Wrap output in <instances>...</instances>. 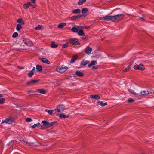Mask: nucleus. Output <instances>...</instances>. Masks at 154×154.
<instances>
[{
  "mask_svg": "<svg viewBox=\"0 0 154 154\" xmlns=\"http://www.w3.org/2000/svg\"><path fill=\"white\" fill-rule=\"evenodd\" d=\"M124 17V16L123 14L116 15L112 16V21L113 22L119 21L123 19Z\"/></svg>",
  "mask_w": 154,
  "mask_h": 154,
  "instance_id": "obj_1",
  "label": "nucleus"
},
{
  "mask_svg": "<svg viewBox=\"0 0 154 154\" xmlns=\"http://www.w3.org/2000/svg\"><path fill=\"white\" fill-rule=\"evenodd\" d=\"M65 107L64 105L62 104L59 105L54 110L55 111L56 114L57 113V112H63L65 109Z\"/></svg>",
  "mask_w": 154,
  "mask_h": 154,
  "instance_id": "obj_2",
  "label": "nucleus"
},
{
  "mask_svg": "<svg viewBox=\"0 0 154 154\" xmlns=\"http://www.w3.org/2000/svg\"><path fill=\"white\" fill-rule=\"evenodd\" d=\"M134 68L135 70H139L142 71L144 70L145 68L143 65L140 64L139 65H135L134 67Z\"/></svg>",
  "mask_w": 154,
  "mask_h": 154,
  "instance_id": "obj_3",
  "label": "nucleus"
},
{
  "mask_svg": "<svg viewBox=\"0 0 154 154\" xmlns=\"http://www.w3.org/2000/svg\"><path fill=\"white\" fill-rule=\"evenodd\" d=\"M14 119L11 118H7L4 120H2V122L3 123L11 124L14 121Z\"/></svg>",
  "mask_w": 154,
  "mask_h": 154,
  "instance_id": "obj_4",
  "label": "nucleus"
},
{
  "mask_svg": "<svg viewBox=\"0 0 154 154\" xmlns=\"http://www.w3.org/2000/svg\"><path fill=\"white\" fill-rule=\"evenodd\" d=\"M83 15L79 14L77 15L71 17V20H77L79 19L80 18L82 17L83 16Z\"/></svg>",
  "mask_w": 154,
  "mask_h": 154,
  "instance_id": "obj_5",
  "label": "nucleus"
},
{
  "mask_svg": "<svg viewBox=\"0 0 154 154\" xmlns=\"http://www.w3.org/2000/svg\"><path fill=\"white\" fill-rule=\"evenodd\" d=\"M69 41L70 43L74 45H76V43L78 42V39L76 38L70 39Z\"/></svg>",
  "mask_w": 154,
  "mask_h": 154,
  "instance_id": "obj_6",
  "label": "nucleus"
},
{
  "mask_svg": "<svg viewBox=\"0 0 154 154\" xmlns=\"http://www.w3.org/2000/svg\"><path fill=\"white\" fill-rule=\"evenodd\" d=\"M68 69V67L66 66L64 67H62L59 68L58 71L61 73H63L66 71Z\"/></svg>",
  "mask_w": 154,
  "mask_h": 154,
  "instance_id": "obj_7",
  "label": "nucleus"
},
{
  "mask_svg": "<svg viewBox=\"0 0 154 154\" xmlns=\"http://www.w3.org/2000/svg\"><path fill=\"white\" fill-rule=\"evenodd\" d=\"M39 80H32L30 81H28L27 82V84L28 85H32V84H34L36 83Z\"/></svg>",
  "mask_w": 154,
  "mask_h": 154,
  "instance_id": "obj_8",
  "label": "nucleus"
},
{
  "mask_svg": "<svg viewBox=\"0 0 154 154\" xmlns=\"http://www.w3.org/2000/svg\"><path fill=\"white\" fill-rule=\"evenodd\" d=\"M42 124L43 126L45 127L46 128H49V123L46 121H43L42 122Z\"/></svg>",
  "mask_w": 154,
  "mask_h": 154,
  "instance_id": "obj_9",
  "label": "nucleus"
},
{
  "mask_svg": "<svg viewBox=\"0 0 154 154\" xmlns=\"http://www.w3.org/2000/svg\"><path fill=\"white\" fill-rule=\"evenodd\" d=\"M22 44H26L27 46H30L32 45V43L31 41H30L29 40H28V41L24 40L23 41Z\"/></svg>",
  "mask_w": 154,
  "mask_h": 154,
  "instance_id": "obj_10",
  "label": "nucleus"
},
{
  "mask_svg": "<svg viewBox=\"0 0 154 154\" xmlns=\"http://www.w3.org/2000/svg\"><path fill=\"white\" fill-rule=\"evenodd\" d=\"M92 51V48L88 46L87 47L85 50V52L88 55L90 54L91 52Z\"/></svg>",
  "mask_w": 154,
  "mask_h": 154,
  "instance_id": "obj_11",
  "label": "nucleus"
},
{
  "mask_svg": "<svg viewBox=\"0 0 154 154\" xmlns=\"http://www.w3.org/2000/svg\"><path fill=\"white\" fill-rule=\"evenodd\" d=\"M90 98L95 100H98L100 98V96L98 94L91 95H90Z\"/></svg>",
  "mask_w": 154,
  "mask_h": 154,
  "instance_id": "obj_12",
  "label": "nucleus"
},
{
  "mask_svg": "<svg viewBox=\"0 0 154 154\" xmlns=\"http://www.w3.org/2000/svg\"><path fill=\"white\" fill-rule=\"evenodd\" d=\"M56 115L57 116L59 115V116L60 118H68L69 116V115L67 116V115H66L64 114H59L58 113H56Z\"/></svg>",
  "mask_w": 154,
  "mask_h": 154,
  "instance_id": "obj_13",
  "label": "nucleus"
},
{
  "mask_svg": "<svg viewBox=\"0 0 154 154\" xmlns=\"http://www.w3.org/2000/svg\"><path fill=\"white\" fill-rule=\"evenodd\" d=\"M36 92H39L41 94H45L46 93V91L44 89H39L36 90Z\"/></svg>",
  "mask_w": 154,
  "mask_h": 154,
  "instance_id": "obj_14",
  "label": "nucleus"
},
{
  "mask_svg": "<svg viewBox=\"0 0 154 154\" xmlns=\"http://www.w3.org/2000/svg\"><path fill=\"white\" fill-rule=\"evenodd\" d=\"M41 60L42 62L48 64H50V61L46 58H42L41 59Z\"/></svg>",
  "mask_w": 154,
  "mask_h": 154,
  "instance_id": "obj_15",
  "label": "nucleus"
},
{
  "mask_svg": "<svg viewBox=\"0 0 154 154\" xmlns=\"http://www.w3.org/2000/svg\"><path fill=\"white\" fill-rule=\"evenodd\" d=\"M90 62L86 60L85 61V60L83 59L82 60V62L80 63V66H85L88 64Z\"/></svg>",
  "mask_w": 154,
  "mask_h": 154,
  "instance_id": "obj_16",
  "label": "nucleus"
},
{
  "mask_svg": "<svg viewBox=\"0 0 154 154\" xmlns=\"http://www.w3.org/2000/svg\"><path fill=\"white\" fill-rule=\"evenodd\" d=\"M102 18L104 20H108L112 21V16H110L108 15L103 17Z\"/></svg>",
  "mask_w": 154,
  "mask_h": 154,
  "instance_id": "obj_17",
  "label": "nucleus"
},
{
  "mask_svg": "<svg viewBox=\"0 0 154 154\" xmlns=\"http://www.w3.org/2000/svg\"><path fill=\"white\" fill-rule=\"evenodd\" d=\"M78 58V56H77L74 55L72 56V57L71 60L70 61V63H74V62L76 60H77V59Z\"/></svg>",
  "mask_w": 154,
  "mask_h": 154,
  "instance_id": "obj_18",
  "label": "nucleus"
},
{
  "mask_svg": "<svg viewBox=\"0 0 154 154\" xmlns=\"http://www.w3.org/2000/svg\"><path fill=\"white\" fill-rule=\"evenodd\" d=\"M50 46L52 48H56L58 46V45L56 44L54 42L52 41L51 42Z\"/></svg>",
  "mask_w": 154,
  "mask_h": 154,
  "instance_id": "obj_19",
  "label": "nucleus"
},
{
  "mask_svg": "<svg viewBox=\"0 0 154 154\" xmlns=\"http://www.w3.org/2000/svg\"><path fill=\"white\" fill-rule=\"evenodd\" d=\"M17 22L18 23H20V24L22 25H24L25 24L23 20V19L21 18L18 19L17 20Z\"/></svg>",
  "mask_w": 154,
  "mask_h": 154,
  "instance_id": "obj_20",
  "label": "nucleus"
},
{
  "mask_svg": "<svg viewBox=\"0 0 154 154\" xmlns=\"http://www.w3.org/2000/svg\"><path fill=\"white\" fill-rule=\"evenodd\" d=\"M76 74L79 77H83L84 76V74L79 71H77L76 72Z\"/></svg>",
  "mask_w": 154,
  "mask_h": 154,
  "instance_id": "obj_21",
  "label": "nucleus"
},
{
  "mask_svg": "<svg viewBox=\"0 0 154 154\" xmlns=\"http://www.w3.org/2000/svg\"><path fill=\"white\" fill-rule=\"evenodd\" d=\"M30 5L31 2H29L26 4H24L23 5L24 8L25 9H27L30 6Z\"/></svg>",
  "mask_w": 154,
  "mask_h": 154,
  "instance_id": "obj_22",
  "label": "nucleus"
},
{
  "mask_svg": "<svg viewBox=\"0 0 154 154\" xmlns=\"http://www.w3.org/2000/svg\"><path fill=\"white\" fill-rule=\"evenodd\" d=\"M97 103L100 105L101 106H104L105 105H107V102H105L104 103H103V102L101 101H99L97 102Z\"/></svg>",
  "mask_w": 154,
  "mask_h": 154,
  "instance_id": "obj_23",
  "label": "nucleus"
},
{
  "mask_svg": "<svg viewBox=\"0 0 154 154\" xmlns=\"http://www.w3.org/2000/svg\"><path fill=\"white\" fill-rule=\"evenodd\" d=\"M97 63V62L96 61L93 60L91 62V63L88 65V67H90L92 65H94L96 64Z\"/></svg>",
  "mask_w": 154,
  "mask_h": 154,
  "instance_id": "obj_24",
  "label": "nucleus"
},
{
  "mask_svg": "<svg viewBox=\"0 0 154 154\" xmlns=\"http://www.w3.org/2000/svg\"><path fill=\"white\" fill-rule=\"evenodd\" d=\"M78 34L79 36H84V31L82 29L80 30L78 32Z\"/></svg>",
  "mask_w": 154,
  "mask_h": 154,
  "instance_id": "obj_25",
  "label": "nucleus"
},
{
  "mask_svg": "<svg viewBox=\"0 0 154 154\" xmlns=\"http://www.w3.org/2000/svg\"><path fill=\"white\" fill-rule=\"evenodd\" d=\"M66 25V23H61L59 24L58 27L60 28H62L64 26Z\"/></svg>",
  "mask_w": 154,
  "mask_h": 154,
  "instance_id": "obj_26",
  "label": "nucleus"
},
{
  "mask_svg": "<svg viewBox=\"0 0 154 154\" xmlns=\"http://www.w3.org/2000/svg\"><path fill=\"white\" fill-rule=\"evenodd\" d=\"M36 69L39 72L42 71V67L39 65H38L36 66Z\"/></svg>",
  "mask_w": 154,
  "mask_h": 154,
  "instance_id": "obj_27",
  "label": "nucleus"
},
{
  "mask_svg": "<svg viewBox=\"0 0 154 154\" xmlns=\"http://www.w3.org/2000/svg\"><path fill=\"white\" fill-rule=\"evenodd\" d=\"M81 12L79 9H75L72 11V13L75 14H79Z\"/></svg>",
  "mask_w": 154,
  "mask_h": 154,
  "instance_id": "obj_28",
  "label": "nucleus"
},
{
  "mask_svg": "<svg viewBox=\"0 0 154 154\" xmlns=\"http://www.w3.org/2000/svg\"><path fill=\"white\" fill-rule=\"evenodd\" d=\"M71 30L73 32H77L79 31V29L77 28L73 27L72 28Z\"/></svg>",
  "mask_w": 154,
  "mask_h": 154,
  "instance_id": "obj_29",
  "label": "nucleus"
},
{
  "mask_svg": "<svg viewBox=\"0 0 154 154\" xmlns=\"http://www.w3.org/2000/svg\"><path fill=\"white\" fill-rule=\"evenodd\" d=\"M22 25L20 24H18L16 28V30L18 31H20V29H21L22 28V27L21 26Z\"/></svg>",
  "mask_w": 154,
  "mask_h": 154,
  "instance_id": "obj_30",
  "label": "nucleus"
},
{
  "mask_svg": "<svg viewBox=\"0 0 154 154\" xmlns=\"http://www.w3.org/2000/svg\"><path fill=\"white\" fill-rule=\"evenodd\" d=\"M88 11V9L87 8H83L82 10V13L83 14L87 13Z\"/></svg>",
  "mask_w": 154,
  "mask_h": 154,
  "instance_id": "obj_31",
  "label": "nucleus"
},
{
  "mask_svg": "<svg viewBox=\"0 0 154 154\" xmlns=\"http://www.w3.org/2000/svg\"><path fill=\"white\" fill-rule=\"evenodd\" d=\"M86 1V0H79L78 4L79 5H82L83 4V3L85 2Z\"/></svg>",
  "mask_w": 154,
  "mask_h": 154,
  "instance_id": "obj_32",
  "label": "nucleus"
},
{
  "mask_svg": "<svg viewBox=\"0 0 154 154\" xmlns=\"http://www.w3.org/2000/svg\"><path fill=\"white\" fill-rule=\"evenodd\" d=\"M34 73L32 71H30V73L28 74L27 75L28 77L31 78L34 75Z\"/></svg>",
  "mask_w": 154,
  "mask_h": 154,
  "instance_id": "obj_33",
  "label": "nucleus"
},
{
  "mask_svg": "<svg viewBox=\"0 0 154 154\" xmlns=\"http://www.w3.org/2000/svg\"><path fill=\"white\" fill-rule=\"evenodd\" d=\"M40 125H41L40 123H38L37 124H34L32 126V128H35L36 127H39Z\"/></svg>",
  "mask_w": 154,
  "mask_h": 154,
  "instance_id": "obj_34",
  "label": "nucleus"
},
{
  "mask_svg": "<svg viewBox=\"0 0 154 154\" xmlns=\"http://www.w3.org/2000/svg\"><path fill=\"white\" fill-rule=\"evenodd\" d=\"M128 91H129L130 93H131L132 94L135 95H137V94L136 93L134 92L133 91L129 89H128Z\"/></svg>",
  "mask_w": 154,
  "mask_h": 154,
  "instance_id": "obj_35",
  "label": "nucleus"
},
{
  "mask_svg": "<svg viewBox=\"0 0 154 154\" xmlns=\"http://www.w3.org/2000/svg\"><path fill=\"white\" fill-rule=\"evenodd\" d=\"M5 99L4 98H1L0 99V104H2L5 103Z\"/></svg>",
  "mask_w": 154,
  "mask_h": 154,
  "instance_id": "obj_36",
  "label": "nucleus"
},
{
  "mask_svg": "<svg viewBox=\"0 0 154 154\" xmlns=\"http://www.w3.org/2000/svg\"><path fill=\"white\" fill-rule=\"evenodd\" d=\"M18 36V33L16 32H14L12 35V37L13 38H15Z\"/></svg>",
  "mask_w": 154,
  "mask_h": 154,
  "instance_id": "obj_37",
  "label": "nucleus"
},
{
  "mask_svg": "<svg viewBox=\"0 0 154 154\" xmlns=\"http://www.w3.org/2000/svg\"><path fill=\"white\" fill-rule=\"evenodd\" d=\"M128 101L129 103H132L134 101V100L131 98H129Z\"/></svg>",
  "mask_w": 154,
  "mask_h": 154,
  "instance_id": "obj_38",
  "label": "nucleus"
},
{
  "mask_svg": "<svg viewBox=\"0 0 154 154\" xmlns=\"http://www.w3.org/2000/svg\"><path fill=\"white\" fill-rule=\"evenodd\" d=\"M57 122V121H54L51 123H49V128L54 125Z\"/></svg>",
  "mask_w": 154,
  "mask_h": 154,
  "instance_id": "obj_39",
  "label": "nucleus"
},
{
  "mask_svg": "<svg viewBox=\"0 0 154 154\" xmlns=\"http://www.w3.org/2000/svg\"><path fill=\"white\" fill-rule=\"evenodd\" d=\"M45 111L48 112L49 114L50 115H51L52 114L53 111L52 110H48V109H46ZM53 111H54V110Z\"/></svg>",
  "mask_w": 154,
  "mask_h": 154,
  "instance_id": "obj_40",
  "label": "nucleus"
},
{
  "mask_svg": "<svg viewBox=\"0 0 154 154\" xmlns=\"http://www.w3.org/2000/svg\"><path fill=\"white\" fill-rule=\"evenodd\" d=\"M26 121L28 122H29L32 121V119L29 118H26Z\"/></svg>",
  "mask_w": 154,
  "mask_h": 154,
  "instance_id": "obj_41",
  "label": "nucleus"
},
{
  "mask_svg": "<svg viewBox=\"0 0 154 154\" xmlns=\"http://www.w3.org/2000/svg\"><path fill=\"white\" fill-rule=\"evenodd\" d=\"M68 46V43H66L63 45L62 46V47L63 48H66Z\"/></svg>",
  "mask_w": 154,
  "mask_h": 154,
  "instance_id": "obj_42",
  "label": "nucleus"
},
{
  "mask_svg": "<svg viewBox=\"0 0 154 154\" xmlns=\"http://www.w3.org/2000/svg\"><path fill=\"white\" fill-rule=\"evenodd\" d=\"M147 92H148V95L149 94H154V91L152 90H151V91H150L149 90L147 91Z\"/></svg>",
  "mask_w": 154,
  "mask_h": 154,
  "instance_id": "obj_43",
  "label": "nucleus"
},
{
  "mask_svg": "<svg viewBox=\"0 0 154 154\" xmlns=\"http://www.w3.org/2000/svg\"><path fill=\"white\" fill-rule=\"evenodd\" d=\"M147 93V92L146 93V91L145 90H144L141 92V94L142 95H145L146 94L148 95Z\"/></svg>",
  "mask_w": 154,
  "mask_h": 154,
  "instance_id": "obj_44",
  "label": "nucleus"
},
{
  "mask_svg": "<svg viewBox=\"0 0 154 154\" xmlns=\"http://www.w3.org/2000/svg\"><path fill=\"white\" fill-rule=\"evenodd\" d=\"M41 28V26L39 25H38L35 28V29L36 30H40Z\"/></svg>",
  "mask_w": 154,
  "mask_h": 154,
  "instance_id": "obj_45",
  "label": "nucleus"
},
{
  "mask_svg": "<svg viewBox=\"0 0 154 154\" xmlns=\"http://www.w3.org/2000/svg\"><path fill=\"white\" fill-rule=\"evenodd\" d=\"M129 67L128 66L126 68H125L124 69L123 72H128L129 70Z\"/></svg>",
  "mask_w": 154,
  "mask_h": 154,
  "instance_id": "obj_46",
  "label": "nucleus"
},
{
  "mask_svg": "<svg viewBox=\"0 0 154 154\" xmlns=\"http://www.w3.org/2000/svg\"><path fill=\"white\" fill-rule=\"evenodd\" d=\"M30 6H32L33 8H35L36 6V5L35 4H32V3H31Z\"/></svg>",
  "mask_w": 154,
  "mask_h": 154,
  "instance_id": "obj_47",
  "label": "nucleus"
},
{
  "mask_svg": "<svg viewBox=\"0 0 154 154\" xmlns=\"http://www.w3.org/2000/svg\"><path fill=\"white\" fill-rule=\"evenodd\" d=\"M97 69V66H93L92 67V69L93 70H94L96 69Z\"/></svg>",
  "mask_w": 154,
  "mask_h": 154,
  "instance_id": "obj_48",
  "label": "nucleus"
},
{
  "mask_svg": "<svg viewBox=\"0 0 154 154\" xmlns=\"http://www.w3.org/2000/svg\"><path fill=\"white\" fill-rule=\"evenodd\" d=\"M140 19H141V20H142L143 21H145L144 18V17H140Z\"/></svg>",
  "mask_w": 154,
  "mask_h": 154,
  "instance_id": "obj_49",
  "label": "nucleus"
},
{
  "mask_svg": "<svg viewBox=\"0 0 154 154\" xmlns=\"http://www.w3.org/2000/svg\"><path fill=\"white\" fill-rule=\"evenodd\" d=\"M86 37H87L86 36V35H84V36H83V37L82 38V39L83 40H85V39H86Z\"/></svg>",
  "mask_w": 154,
  "mask_h": 154,
  "instance_id": "obj_50",
  "label": "nucleus"
},
{
  "mask_svg": "<svg viewBox=\"0 0 154 154\" xmlns=\"http://www.w3.org/2000/svg\"><path fill=\"white\" fill-rule=\"evenodd\" d=\"M90 27L89 26H87L85 27V28L86 29H90Z\"/></svg>",
  "mask_w": 154,
  "mask_h": 154,
  "instance_id": "obj_51",
  "label": "nucleus"
},
{
  "mask_svg": "<svg viewBox=\"0 0 154 154\" xmlns=\"http://www.w3.org/2000/svg\"><path fill=\"white\" fill-rule=\"evenodd\" d=\"M18 67L21 69H24V67H21V66H18Z\"/></svg>",
  "mask_w": 154,
  "mask_h": 154,
  "instance_id": "obj_52",
  "label": "nucleus"
},
{
  "mask_svg": "<svg viewBox=\"0 0 154 154\" xmlns=\"http://www.w3.org/2000/svg\"><path fill=\"white\" fill-rule=\"evenodd\" d=\"M28 92H29L30 93V92H33L34 93V92H35L36 91H32V90H29V91H28Z\"/></svg>",
  "mask_w": 154,
  "mask_h": 154,
  "instance_id": "obj_53",
  "label": "nucleus"
},
{
  "mask_svg": "<svg viewBox=\"0 0 154 154\" xmlns=\"http://www.w3.org/2000/svg\"><path fill=\"white\" fill-rule=\"evenodd\" d=\"M28 92H29L30 93V92H33L34 93V92H35L36 91H32V90H29V91H28Z\"/></svg>",
  "mask_w": 154,
  "mask_h": 154,
  "instance_id": "obj_54",
  "label": "nucleus"
},
{
  "mask_svg": "<svg viewBox=\"0 0 154 154\" xmlns=\"http://www.w3.org/2000/svg\"><path fill=\"white\" fill-rule=\"evenodd\" d=\"M35 69V67H33L32 68V69L31 71H32L33 72V71H34Z\"/></svg>",
  "mask_w": 154,
  "mask_h": 154,
  "instance_id": "obj_55",
  "label": "nucleus"
},
{
  "mask_svg": "<svg viewBox=\"0 0 154 154\" xmlns=\"http://www.w3.org/2000/svg\"><path fill=\"white\" fill-rule=\"evenodd\" d=\"M44 126L43 125H41V129H44Z\"/></svg>",
  "mask_w": 154,
  "mask_h": 154,
  "instance_id": "obj_56",
  "label": "nucleus"
},
{
  "mask_svg": "<svg viewBox=\"0 0 154 154\" xmlns=\"http://www.w3.org/2000/svg\"><path fill=\"white\" fill-rule=\"evenodd\" d=\"M36 0H31V1L32 2V3H35Z\"/></svg>",
  "mask_w": 154,
  "mask_h": 154,
  "instance_id": "obj_57",
  "label": "nucleus"
},
{
  "mask_svg": "<svg viewBox=\"0 0 154 154\" xmlns=\"http://www.w3.org/2000/svg\"><path fill=\"white\" fill-rule=\"evenodd\" d=\"M80 45V43L79 42H78L77 43H76V45Z\"/></svg>",
  "mask_w": 154,
  "mask_h": 154,
  "instance_id": "obj_58",
  "label": "nucleus"
},
{
  "mask_svg": "<svg viewBox=\"0 0 154 154\" xmlns=\"http://www.w3.org/2000/svg\"><path fill=\"white\" fill-rule=\"evenodd\" d=\"M3 97V95L2 94H0V97Z\"/></svg>",
  "mask_w": 154,
  "mask_h": 154,
  "instance_id": "obj_59",
  "label": "nucleus"
},
{
  "mask_svg": "<svg viewBox=\"0 0 154 154\" xmlns=\"http://www.w3.org/2000/svg\"><path fill=\"white\" fill-rule=\"evenodd\" d=\"M11 142H9V144L8 145V146L9 145L11 144Z\"/></svg>",
  "mask_w": 154,
  "mask_h": 154,
  "instance_id": "obj_60",
  "label": "nucleus"
},
{
  "mask_svg": "<svg viewBox=\"0 0 154 154\" xmlns=\"http://www.w3.org/2000/svg\"><path fill=\"white\" fill-rule=\"evenodd\" d=\"M17 50V51H20V49H16Z\"/></svg>",
  "mask_w": 154,
  "mask_h": 154,
  "instance_id": "obj_61",
  "label": "nucleus"
},
{
  "mask_svg": "<svg viewBox=\"0 0 154 154\" xmlns=\"http://www.w3.org/2000/svg\"><path fill=\"white\" fill-rule=\"evenodd\" d=\"M23 141L25 142V143H26V144L27 143V142H25V141Z\"/></svg>",
  "mask_w": 154,
  "mask_h": 154,
  "instance_id": "obj_62",
  "label": "nucleus"
},
{
  "mask_svg": "<svg viewBox=\"0 0 154 154\" xmlns=\"http://www.w3.org/2000/svg\"><path fill=\"white\" fill-rule=\"evenodd\" d=\"M31 95H29L28 96H27V97H29Z\"/></svg>",
  "mask_w": 154,
  "mask_h": 154,
  "instance_id": "obj_63",
  "label": "nucleus"
}]
</instances>
